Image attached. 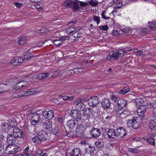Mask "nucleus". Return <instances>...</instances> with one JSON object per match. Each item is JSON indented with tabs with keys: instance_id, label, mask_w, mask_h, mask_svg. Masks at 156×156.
<instances>
[{
	"instance_id": "c85d7f7f",
	"label": "nucleus",
	"mask_w": 156,
	"mask_h": 156,
	"mask_svg": "<svg viewBox=\"0 0 156 156\" xmlns=\"http://www.w3.org/2000/svg\"><path fill=\"white\" fill-rule=\"evenodd\" d=\"M49 74L48 73H39L37 76V78L39 80H41L46 78L48 76Z\"/></svg>"
},
{
	"instance_id": "bf43d9fd",
	"label": "nucleus",
	"mask_w": 156,
	"mask_h": 156,
	"mask_svg": "<svg viewBox=\"0 0 156 156\" xmlns=\"http://www.w3.org/2000/svg\"><path fill=\"white\" fill-rule=\"evenodd\" d=\"M5 85L3 84H0V93H3L4 91L3 90Z\"/></svg>"
},
{
	"instance_id": "c9c22d12",
	"label": "nucleus",
	"mask_w": 156,
	"mask_h": 156,
	"mask_svg": "<svg viewBox=\"0 0 156 156\" xmlns=\"http://www.w3.org/2000/svg\"><path fill=\"white\" fill-rule=\"evenodd\" d=\"M104 142L102 141H98L95 142L96 146L99 148H102L103 147Z\"/></svg>"
},
{
	"instance_id": "5701e85b",
	"label": "nucleus",
	"mask_w": 156,
	"mask_h": 156,
	"mask_svg": "<svg viewBox=\"0 0 156 156\" xmlns=\"http://www.w3.org/2000/svg\"><path fill=\"white\" fill-rule=\"evenodd\" d=\"M148 126L149 128L151 130L155 131L156 130V119L151 120L149 122Z\"/></svg>"
},
{
	"instance_id": "412c9836",
	"label": "nucleus",
	"mask_w": 156,
	"mask_h": 156,
	"mask_svg": "<svg viewBox=\"0 0 156 156\" xmlns=\"http://www.w3.org/2000/svg\"><path fill=\"white\" fill-rule=\"evenodd\" d=\"M38 134L42 141L48 139L49 138L48 133L45 131H42L41 132L38 133Z\"/></svg>"
},
{
	"instance_id": "dca6fc26",
	"label": "nucleus",
	"mask_w": 156,
	"mask_h": 156,
	"mask_svg": "<svg viewBox=\"0 0 156 156\" xmlns=\"http://www.w3.org/2000/svg\"><path fill=\"white\" fill-rule=\"evenodd\" d=\"M118 58L119 57L117 52H115L113 51L110 52L108 55L107 56V59L109 60H117Z\"/></svg>"
},
{
	"instance_id": "20e7f679",
	"label": "nucleus",
	"mask_w": 156,
	"mask_h": 156,
	"mask_svg": "<svg viewBox=\"0 0 156 156\" xmlns=\"http://www.w3.org/2000/svg\"><path fill=\"white\" fill-rule=\"evenodd\" d=\"M87 101L89 105L93 107L96 106L100 102L99 98L97 96L91 97Z\"/></svg>"
},
{
	"instance_id": "b1692460",
	"label": "nucleus",
	"mask_w": 156,
	"mask_h": 156,
	"mask_svg": "<svg viewBox=\"0 0 156 156\" xmlns=\"http://www.w3.org/2000/svg\"><path fill=\"white\" fill-rule=\"evenodd\" d=\"M85 150L86 153H90V156H93V152L95 150V149L94 147L88 145V147L85 148Z\"/></svg>"
},
{
	"instance_id": "6ab92c4d",
	"label": "nucleus",
	"mask_w": 156,
	"mask_h": 156,
	"mask_svg": "<svg viewBox=\"0 0 156 156\" xmlns=\"http://www.w3.org/2000/svg\"><path fill=\"white\" fill-rule=\"evenodd\" d=\"M81 152L78 148H76L73 150L71 153H69L67 156H81Z\"/></svg>"
},
{
	"instance_id": "7ed1b4c3",
	"label": "nucleus",
	"mask_w": 156,
	"mask_h": 156,
	"mask_svg": "<svg viewBox=\"0 0 156 156\" xmlns=\"http://www.w3.org/2000/svg\"><path fill=\"white\" fill-rule=\"evenodd\" d=\"M31 119L30 120L31 124L35 126L38 124L41 119L40 114L37 112L31 114Z\"/></svg>"
},
{
	"instance_id": "0e129e2a",
	"label": "nucleus",
	"mask_w": 156,
	"mask_h": 156,
	"mask_svg": "<svg viewBox=\"0 0 156 156\" xmlns=\"http://www.w3.org/2000/svg\"><path fill=\"white\" fill-rule=\"evenodd\" d=\"M128 97L129 98H130L132 100H133L134 99L135 96L133 94H128Z\"/></svg>"
},
{
	"instance_id": "2f4dec72",
	"label": "nucleus",
	"mask_w": 156,
	"mask_h": 156,
	"mask_svg": "<svg viewBox=\"0 0 156 156\" xmlns=\"http://www.w3.org/2000/svg\"><path fill=\"white\" fill-rule=\"evenodd\" d=\"M72 0H67L64 1L63 5L66 8H68L71 7Z\"/></svg>"
},
{
	"instance_id": "39448f33",
	"label": "nucleus",
	"mask_w": 156,
	"mask_h": 156,
	"mask_svg": "<svg viewBox=\"0 0 156 156\" xmlns=\"http://www.w3.org/2000/svg\"><path fill=\"white\" fill-rule=\"evenodd\" d=\"M84 130L83 125L81 124L77 125L75 131V136L77 137H80L83 135Z\"/></svg>"
},
{
	"instance_id": "4468645a",
	"label": "nucleus",
	"mask_w": 156,
	"mask_h": 156,
	"mask_svg": "<svg viewBox=\"0 0 156 156\" xmlns=\"http://www.w3.org/2000/svg\"><path fill=\"white\" fill-rule=\"evenodd\" d=\"M43 115L44 117L50 120L51 119L54 117V113L51 110L48 111L47 110H44L43 112Z\"/></svg>"
},
{
	"instance_id": "603ef678",
	"label": "nucleus",
	"mask_w": 156,
	"mask_h": 156,
	"mask_svg": "<svg viewBox=\"0 0 156 156\" xmlns=\"http://www.w3.org/2000/svg\"><path fill=\"white\" fill-rule=\"evenodd\" d=\"M42 154V151L40 149L36 150L34 154L35 156H40Z\"/></svg>"
},
{
	"instance_id": "2eb2a0df",
	"label": "nucleus",
	"mask_w": 156,
	"mask_h": 156,
	"mask_svg": "<svg viewBox=\"0 0 156 156\" xmlns=\"http://www.w3.org/2000/svg\"><path fill=\"white\" fill-rule=\"evenodd\" d=\"M23 59L20 57H16L12 59L11 61V63L14 66H18L21 64Z\"/></svg>"
},
{
	"instance_id": "cd10ccee",
	"label": "nucleus",
	"mask_w": 156,
	"mask_h": 156,
	"mask_svg": "<svg viewBox=\"0 0 156 156\" xmlns=\"http://www.w3.org/2000/svg\"><path fill=\"white\" fill-rule=\"evenodd\" d=\"M76 123L73 120H70L67 122V126L70 129H73L75 126Z\"/></svg>"
},
{
	"instance_id": "680f3d73",
	"label": "nucleus",
	"mask_w": 156,
	"mask_h": 156,
	"mask_svg": "<svg viewBox=\"0 0 156 156\" xmlns=\"http://www.w3.org/2000/svg\"><path fill=\"white\" fill-rule=\"evenodd\" d=\"M48 32V30L44 28H42L40 29V32H41V33L45 34L47 33Z\"/></svg>"
},
{
	"instance_id": "a211bd4d",
	"label": "nucleus",
	"mask_w": 156,
	"mask_h": 156,
	"mask_svg": "<svg viewBox=\"0 0 156 156\" xmlns=\"http://www.w3.org/2000/svg\"><path fill=\"white\" fill-rule=\"evenodd\" d=\"M41 125L45 130H50L51 129L52 124L48 120L43 121L42 122Z\"/></svg>"
},
{
	"instance_id": "e2e57ef3",
	"label": "nucleus",
	"mask_w": 156,
	"mask_h": 156,
	"mask_svg": "<svg viewBox=\"0 0 156 156\" xmlns=\"http://www.w3.org/2000/svg\"><path fill=\"white\" fill-rule=\"evenodd\" d=\"M29 152V148L28 147H26L23 150V152L25 154H30Z\"/></svg>"
},
{
	"instance_id": "473e14b6",
	"label": "nucleus",
	"mask_w": 156,
	"mask_h": 156,
	"mask_svg": "<svg viewBox=\"0 0 156 156\" xmlns=\"http://www.w3.org/2000/svg\"><path fill=\"white\" fill-rule=\"evenodd\" d=\"M59 97L62 98L63 100L65 101H71L73 100L74 98V96H64L63 95H60L59 96Z\"/></svg>"
},
{
	"instance_id": "69168bd1",
	"label": "nucleus",
	"mask_w": 156,
	"mask_h": 156,
	"mask_svg": "<svg viewBox=\"0 0 156 156\" xmlns=\"http://www.w3.org/2000/svg\"><path fill=\"white\" fill-rule=\"evenodd\" d=\"M80 5L82 6H87L88 4V3L87 2H80Z\"/></svg>"
},
{
	"instance_id": "de8ad7c7",
	"label": "nucleus",
	"mask_w": 156,
	"mask_h": 156,
	"mask_svg": "<svg viewBox=\"0 0 156 156\" xmlns=\"http://www.w3.org/2000/svg\"><path fill=\"white\" fill-rule=\"evenodd\" d=\"M100 30H102L104 31H107L108 29V27L107 25H102L101 26H98L97 28Z\"/></svg>"
},
{
	"instance_id": "a18cd8bd",
	"label": "nucleus",
	"mask_w": 156,
	"mask_h": 156,
	"mask_svg": "<svg viewBox=\"0 0 156 156\" xmlns=\"http://www.w3.org/2000/svg\"><path fill=\"white\" fill-rule=\"evenodd\" d=\"M84 113L88 115L87 116H90V117H91L92 115L93 112L90 108H88L87 110L85 111Z\"/></svg>"
},
{
	"instance_id": "ddd939ff",
	"label": "nucleus",
	"mask_w": 156,
	"mask_h": 156,
	"mask_svg": "<svg viewBox=\"0 0 156 156\" xmlns=\"http://www.w3.org/2000/svg\"><path fill=\"white\" fill-rule=\"evenodd\" d=\"M7 141L8 144L11 145H15L18 142L16 137L14 136L13 135L10 134L7 137Z\"/></svg>"
},
{
	"instance_id": "6e6d98bb",
	"label": "nucleus",
	"mask_w": 156,
	"mask_h": 156,
	"mask_svg": "<svg viewBox=\"0 0 156 156\" xmlns=\"http://www.w3.org/2000/svg\"><path fill=\"white\" fill-rule=\"evenodd\" d=\"M67 71H68V73L70 72L71 74H73V73H79L77 68H75L74 69V70L71 69L70 70H68Z\"/></svg>"
},
{
	"instance_id": "ea45409f",
	"label": "nucleus",
	"mask_w": 156,
	"mask_h": 156,
	"mask_svg": "<svg viewBox=\"0 0 156 156\" xmlns=\"http://www.w3.org/2000/svg\"><path fill=\"white\" fill-rule=\"evenodd\" d=\"M101 16L103 18L106 20L109 19L110 17L108 16L107 14V12L106 11H103L101 13Z\"/></svg>"
},
{
	"instance_id": "423d86ee",
	"label": "nucleus",
	"mask_w": 156,
	"mask_h": 156,
	"mask_svg": "<svg viewBox=\"0 0 156 156\" xmlns=\"http://www.w3.org/2000/svg\"><path fill=\"white\" fill-rule=\"evenodd\" d=\"M70 115L75 121L78 122L81 119V113L75 109L71 110L70 112Z\"/></svg>"
},
{
	"instance_id": "7c9ffc66",
	"label": "nucleus",
	"mask_w": 156,
	"mask_h": 156,
	"mask_svg": "<svg viewBox=\"0 0 156 156\" xmlns=\"http://www.w3.org/2000/svg\"><path fill=\"white\" fill-rule=\"evenodd\" d=\"M149 27L153 31H156V21H152L150 23L149 22Z\"/></svg>"
},
{
	"instance_id": "f704fd0d",
	"label": "nucleus",
	"mask_w": 156,
	"mask_h": 156,
	"mask_svg": "<svg viewBox=\"0 0 156 156\" xmlns=\"http://www.w3.org/2000/svg\"><path fill=\"white\" fill-rule=\"evenodd\" d=\"M34 90L33 89H30L26 91L25 93H24V94L21 95L19 94L21 97H23L24 96H29L33 94L34 93Z\"/></svg>"
},
{
	"instance_id": "0eeeda50",
	"label": "nucleus",
	"mask_w": 156,
	"mask_h": 156,
	"mask_svg": "<svg viewBox=\"0 0 156 156\" xmlns=\"http://www.w3.org/2000/svg\"><path fill=\"white\" fill-rule=\"evenodd\" d=\"M82 99L80 98L77 99L74 102V104L76 105V110L82 111H84L85 108V105L82 102Z\"/></svg>"
},
{
	"instance_id": "e433bc0d",
	"label": "nucleus",
	"mask_w": 156,
	"mask_h": 156,
	"mask_svg": "<svg viewBox=\"0 0 156 156\" xmlns=\"http://www.w3.org/2000/svg\"><path fill=\"white\" fill-rule=\"evenodd\" d=\"M60 38H58V39H54L53 40V43L56 46H58L62 45L63 43V41Z\"/></svg>"
},
{
	"instance_id": "9b49d317",
	"label": "nucleus",
	"mask_w": 156,
	"mask_h": 156,
	"mask_svg": "<svg viewBox=\"0 0 156 156\" xmlns=\"http://www.w3.org/2000/svg\"><path fill=\"white\" fill-rule=\"evenodd\" d=\"M101 107L104 109L105 110L109 108L111 102L109 99L104 98L101 100Z\"/></svg>"
},
{
	"instance_id": "338daca9",
	"label": "nucleus",
	"mask_w": 156,
	"mask_h": 156,
	"mask_svg": "<svg viewBox=\"0 0 156 156\" xmlns=\"http://www.w3.org/2000/svg\"><path fill=\"white\" fill-rule=\"evenodd\" d=\"M117 2L116 8H120L122 6V3L121 2Z\"/></svg>"
},
{
	"instance_id": "8fccbe9b",
	"label": "nucleus",
	"mask_w": 156,
	"mask_h": 156,
	"mask_svg": "<svg viewBox=\"0 0 156 156\" xmlns=\"http://www.w3.org/2000/svg\"><path fill=\"white\" fill-rule=\"evenodd\" d=\"M81 33H80L78 31H76L72 34V36L75 38L80 37L81 36Z\"/></svg>"
},
{
	"instance_id": "aec40b11",
	"label": "nucleus",
	"mask_w": 156,
	"mask_h": 156,
	"mask_svg": "<svg viewBox=\"0 0 156 156\" xmlns=\"http://www.w3.org/2000/svg\"><path fill=\"white\" fill-rule=\"evenodd\" d=\"M146 108L144 105L141 106L138 108L137 110V113L138 115L143 117L144 115V114L146 112Z\"/></svg>"
},
{
	"instance_id": "37998d69",
	"label": "nucleus",
	"mask_w": 156,
	"mask_h": 156,
	"mask_svg": "<svg viewBox=\"0 0 156 156\" xmlns=\"http://www.w3.org/2000/svg\"><path fill=\"white\" fill-rule=\"evenodd\" d=\"M117 52L118 54V57L121 56H124L126 54L123 48L119 49Z\"/></svg>"
},
{
	"instance_id": "4d7b16f0",
	"label": "nucleus",
	"mask_w": 156,
	"mask_h": 156,
	"mask_svg": "<svg viewBox=\"0 0 156 156\" xmlns=\"http://www.w3.org/2000/svg\"><path fill=\"white\" fill-rule=\"evenodd\" d=\"M122 32L126 33H128L131 30L129 28H123L122 30Z\"/></svg>"
},
{
	"instance_id": "052dcab7",
	"label": "nucleus",
	"mask_w": 156,
	"mask_h": 156,
	"mask_svg": "<svg viewBox=\"0 0 156 156\" xmlns=\"http://www.w3.org/2000/svg\"><path fill=\"white\" fill-rule=\"evenodd\" d=\"M111 98L112 100H114V101L116 102L117 101L118 98L115 95L112 94L111 95Z\"/></svg>"
},
{
	"instance_id": "bb28decb",
	"label": "nucleus",
	"mask_w": 156,
	"mask_h": 156,
	"mask_svg": "<svg viewBox=\"0 0 156 156\" xmlns=\"http://www.w3.org/2000/svg\"><path fill=\"white\" fill-rule=\"evenodd\" d=\"M2 131L5 132H7L10 130V127L7 122L3 123L2 126Z\"/></svg>"
},
{
	"instance_id": "393cba45",
	"label": "nucleus",
	"mask_w": 156,
	"mask_h": 156,
	"mask_svg": "<svg viewBox=\"0 0 156 156\" xmlns=\"http://www.w3.org/2000/svg\"><path fill=\"white\" fill-rule=\"evenodd\" d=\"M71 7L75 11H79L80 10L79 3L75 1H72Z\"/></svg>"
},
{
	"instance_id": "9d476101",
	"label": "nucleus",
	"mask_w": 156,
	"mask_h": 156,
	"mask_svg": "<svg viewBox=\"0 0 156 156\" xmlns=\"http://www.w3.org/2000/svg\"><path fill=\"white\" fill-rule=\"evenodd\" d=\"M13 135L14 137L17 138H21L24 137L23 130L18 127H15L13 128Z\"/></svg>"
},
{
	"instance_id": "58836bf2",
	"label": "nucleus",
	"mask_w": 156,
	"mask_h": 156,
	"mask_svg": "<svg viewBox=\"0 0 156 156\" xmlns=\"http://www.w3.org/2000/svg\"><path fill=\"white\" fill-rule=\"evenodd\" d=\"M129 90L130 89L129 87H124L122 90H121L119 93L122 94H124L128 92Z\"/></svg>"
},
{
	"instance_id": "13d9d810",
	"label": "nucleus",
	"mask_w": 156,
	"mask_h": 156,
	"mask_svg": "<svg viewBox=\"0 0 156 156\" xmlns=\"http://www.w3.org/2000/svg\"><path fill=\"white\" fill-rule=\"evenodd\" d=\"M59 38L60 39L62 40V41H65L67 40H69L70 38V37L69 36H63L62 37Z\"/></svg>"
},
{
	"instance_id": "4be33fe9",
	"label": "nucleus",
	"mask_w": 156,
	"mask_h": 156,
	"mask_svg": "<svg viewBox=\"0 0 156 156\" xmlns=\"http://www.w3.org/2000/svg\"><path fill=\"white\" fill-rule=\"evenodd\" d=\"M107 134L108 138L110 139H113L117 137L116 130L115 131L113 129H109L108 132Z\"/></svg>"
},
{
	"instance_id": "72a5a7b5",
	"label": "nucleus",
	"mask_w": 156,
	"mask_h": 156,
	"mask_svg": "<svg viewBox=\"0 0 156 156\" xmlns=\"http://www.w3.org/2000/svg\"><path fill=\"white\" fill-rule=\"evenodd\" d=\"M32 140L34 143L36 144L39 143L42 141L38 134L34 137L32 138Z\"/></svg>"
},
{
	"instance_id": "c03bdc74",
	"label": "nucleus",
	"mask_w": 156,
	"mask_h": 156,
	"mask_svg": "<svg viewBox=\"0 0 156 156\" xmlns=\"http://www.w3.org/2000/svg\"><path fill=\"white\" fill-rule=\"evenodd\" d=\"M33 56V55L30 53H25L24 55V58L25 59L29 60Z\"/></svg>"
},
{
	"instance_id": "f03ea898",
	"label": "nucleus",
	"mask_w": 156,
	"mask_h": 156,
	"mask_svg": "<svg viewBox=\"0 0 156 156\" xmlns=\"http://www.w3.org/2000/svg\"><path fill=\"white\" fill-rule=\"evenodd\" d=\"M6 153L8 154H20V148L15 145L10 144L8 145L5 149Z\"/></svg>"
},
{
	"instance_id": "1a4fd4ad",
	"label": "nucleus",
	"mask_w": 156,
	"mask_h": 156,
	"mask_svg": "<svg viewBox=\"0 0 156 156\" xmlns=\"http://www.w3.org/2000/svg\"><path fill=\"white\" fill-rule=\"evenodd\" d=\"M116 136L119 139H121L126 135V131L124 128L120 127L116 130Z\"/></svg>"
},
{
	"instance_id": "774afa93",
	"label": "nucleus",
	"mask_w": 156,
	"mask_h": 156,
	"mask_svg": "<svg viewBox=\"0 0 156 156\" xmlns=\"http://www.w3.org/2000/svg\"><path fill=\"white\" fill-rule=\"evenodd\" d=\"M112 34L114 36H117L119 34L118 31L116 30H114L112 33Z\"/></svg>"
},
{
	"instance_id": "f257e3e1",
	"label": "nucleus",
	"mask_w": 156,
	"mask_h": 156,
	"mask_svg": "<svg viewBox=\"0 0 156 156\" xmlns=\"http://www.w3.org/2000/svg\"><path fill=\"white\" fill-rule=\"evenodd\" d=\"M132 117L130 119L127 120L128 124H131L132 127L134 129H137L142 125L143 120L140 117H134L131 115Z\"/></svg>"
},
{
	"instance_id": "5fc2aeb1",
	"label": "nucleus",
	"mask_w": 156,
	"mask_h": 156,
	"mask_svg": "<svg viewBox=\"0 0 156 156\" xmlns=\"http://www.w3.org/2000/svg\"><path fill=\"white\" fill-rule=\"evenodd\" d=\"M65 118L63 117H59L57 118V120L58 121L61 123H63L65 122Z\"/></svg>"
},
{
	"instance_id": "f8f14e48",
	"label": "nucleus",
	"mask_w": 156,
	"mask_h": 156,
	"mask_svg": "<svg viewBox=\"0 0 156 156\" xmlns=\"http://www.w3.org/2000/svg\"><path fill=\"white\" fill-rule=\"evenodd\" d=\"M90 133L93 138H96L100 135L101 132L99 129L94 127L90 131Z\"/></svg>"
},
{
	"instance_id": "79ce46f5",
	"label": "nucleus",
	"mask_w": 156,
	"mask_h": 156,
	"mask_svg": "<svg viewBox=\"0 0 156 156\" xmlns=\"http://www.w3.org/2000/svg\"><path fill=\"white\" fill-rule=\"evenodd\" d=\"M98 2L96 0H90L89 4L91 6H96L98 5Z\"/></svg>"
},
{
	"instance_id": "4c0bfd02",
	"label": "nucleus",
	"mask_w": 156,
	"mask_h": 156,
	"mask_svg": "<svg viewBox=\"0 0 156 156\" xmlns=\"http://www.w3.org/2000/svg\"><path fill=\"white\" fill-rule=\"evenodd\" d=\"M138 148V147H136L134 148H129L128 149V151L133 154L138 153L140 152V150Z\"/></svg>"
},
{
	"instance_id": "f3484780",
	"label": "nucleus",
	"mask_w": 156,
	"mask_h": 156,
	"mask_svg": "<svg viewBox=\"0 0 156 156\" xmlns=\"http://www.w3.org/2000/svg\"><path fill=\"white\" fill-rule=\"evenodd\" d=\"M118 108H125L127 105V101L123 99L120 98L117 100Z\"/></svg>"
},
{
	"instance_id": "09e8293b",
	"label": "nucleus",
	"mask_w": 156,
	"mask_h": 156,
	"mask_svg": "<svg viewBox=\"0 0 156 156\" xmlns=\"http://www.w3.org/2000/svg\"><path fill=\"white\" fill-rule=\"evenodd\" d=\"M93 20L96 22L98 25L100 23V17L95 15H94L93 16Z\"/></svg>"
},
{
	"instance_id": "a878e982",
	"label": "nucleus",
	"mask_w": 156,
	"mask_h": 156,
	"mask_svg": "<svg viewBox=\"0 0 156 156\" xmlns=\"http://www.w3.org/2000/svg\"><path fill=\"white\" fill-rule=\"evenodd\" d=\"M134 102L137 108H138L141 106L145 105L144 101L141 98H137L135 101Z\"/></svg>"
},
{
	"instance_id": "49530a36",
	"label": "nucleus",
	"mask_w": 156,
	"mask_h": 156,
	"mask_svg": "<svg viewBox=\"0 0 156 156\" xmlns=\"http://www.w3.org/2000/svg\"><path fill=\"white\" fill-rule=\"evenodd\" d=\"M75 30L76 29L72 27L67 28L66 30V31L68 34L71 33L75 31Z\"/></svg>"
},
{
	"instance_id": "6e6552de",
	"label": "nucleus",
	"mask_w": 156,
	"mask_h": 156,
	"mask_svg": "<svg viewBox=\"0 0 156 156\" xmlns=\"http://www.w3.org/2000/svg\"><path fill=\"white\" fill-rule=\"evenodd\" d=\"M124 108H117L116 112L118 117L123 119L127 116L128 112L125 109H124Z\"/></svg>"
},
{
	"instance_id": "a19ab883",
	"label": "nucleus",
	"mask_w": 156,
	"mask_h": 156,
	"mask_svg": "<svg viewBox=\"0 0 156 156\" xmlns=\"http://www.w3.org/2000/svg\"><path fill=\"white\" fill-rule=\"evenodd\" d=\"M147 142L150 144L155 146V140L152 137H150L146 140Z\"/></svg>"
},
{
	"instance_id": "3c124183",
	"label": "nucleus",
	"mask_w": 156,
	"mask_h": 156,
	"mask_svg": "<svg viewBox=\"0 0 156 156\" xmlns=\"http://www.w3.org/2000/svg\"><path fill=\"white\" fill-rule=\"evenodd\" d=\"M25 83L24 82L22 81L20 82H18L17 84H19V87H20L21 89H24L26 88V86L24 84H25Z\"/></svg>"
},
{
	"instance_id": "864d4df0",
	"label": "nucleus",
	"mask_w": 156,
	"mask_h": 156,
	"mask_svg": "<svg viewBox=\"0 0 156 156\" xmlns=\"http://www.w3.org/2000/svg\"><path fill=\"white\" fill-rule=\"evenodd\" d=\"M26 41L24 40L23 38L21 37L18 41V43L19 44L22 45L24 44L26 42Z\"/></svg>"
},
{
	"instance_id": "c756f323",
	"label": "nucleus",
	"mask_w": 156,
	"mask_h": 156,
	"mask_svg": "<svg viewBox=\"0 0 156 156\" xmlns=\"http://www.w3.org/2000/svg\"><path fill=\"white\" fill-rule=\"evenodd\" d=\"M16 121L14 119H9L8 120L7 122H8L9 124L10 128H14L16 127V126H17V123L16 122Z\"/></svg>"
}]
</instances>
